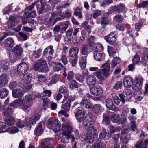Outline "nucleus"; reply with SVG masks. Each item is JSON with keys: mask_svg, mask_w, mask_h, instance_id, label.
<instances>
[{"mask_svg": "<svg viewBox=\"0 0 148 148\" xmlns=\"http://www.w3.org/2000/svg\"><path fill=\"white\" fill-rule=\"evenodd\" d=\"M35 96L33 94H29L26 95L22 99H18L11 103L10 106L14 108L22 106V109L25 111L30 108L33 105V101Z\"/></svg>", "mask_w": 148, "mask_h": 148, "instance_id": "obj_1", "label": "nucleus"}, {"mask_svg": "<svg viewBox=\"0 0 148 148\" xmlns=\"http://www.w3.org/2000/svg\"><path fill=\"white\" fill-rule=\"evenodd\" d=\"M86 113V111L81 107H78L75 113V117L79 122H83V125L85 127H89L90 125H93L95 121L91 117L90 114H87L84 119Z\"/></svg>", "mask_w": 148, "mask_h": 148, "instance_id": "obj_2", "label": "nucleus"}, {"mask_svg": "<svg viewBox=\"0 0 148 148\" xmlns=\"http://www.w3.org/2000/svg\"><path fill=\"white\" fill-rule=\"evenodd\" d=\"M90 125L87 129V132L86 136L82 135L79 137V139L82 141H86L87 143H91L96 138L97 131L96 128L94 126Z\"/></svg>", "mask_w": 148, "mask_h": 148, "instance_id": "obj_3", "label": "nucleus"}, {"mask_svg": "<svg viewBox=\"0 0 148 148\" xmlns=\"http://www.w3.org/2000/svg\"><path fill=\"white\" fill-rule=\"evenodd\" d=\"M62 130L63 132V135L67 136V139H71V142H73L75 140L74 136L71 134V133L74 132L76 136L79 135V132L78 130L73 129L72 126V124L69 123L64 122L62 125Z\"/></svg>", "mask_w": 148, "mask_h": 148, "instance_id": "obj_4", "label": "nucleus"}, {"mask_svg": "<svg viewBox=\"0 0 148 148\" xmlns=\"http://www.w3.org/2000/svg\"><path fill=\"white\" fill-rule=\"evenodd\" d=\"M109 62V60H108L104 63L101 66L103 68L100 69L96 73V75L101 82L104 81L110 75V66Z\"/></svg>", "mask_w": 148, "mask_h": 148, "instance_id": "obj_5", "label": "nucleus"}, {"mask_svg": "<svg viewBox=\"0 0 148 148\" xmlns=\"http://www.w3.org/2000/svg\"><path fill=\"white\" fill-rule=\"evenodd\" d=\"M23 49L19 45H16L12 49L9 54L10 62L14 63L21 58L23 53Z\"/></svg>", "mask_w": 148, "mask_h": 148, "instance_id": "obj_6", "label": "nucleus"}, {"mask_svg": "<svg viewBox=\"0 0 148 148\" xmlns=\"http://www.w3.org/2000/svg\"><path fill=\"white\" fill-rule=\"evenodd\" d=\"M34 69L36 71L43 73H46L49 71L46 61L43 58L38 59L35 62Z\"/></svg>", "mask_w": 148, "mask_h": 148, "instance_id": "obj_7", "label": "nucleus"}, {"mask_svg": "<svg viewBox=\"0 0 148 148\" xmlns=\"http://www.w3.org/2000/svg\"><path fill=\"white\" fill-rule=\"evenodd\" d=\"M47 124L48 128L53 130L56 132H58L60 130V123L56 119H49L47 121Z\"/></svg>", "mask_w": 148, "mask_h": 148, "instance_id": "obj_8", "label": "nucleus"}, {"mask_svg": "<svg viewBox=\"0 0 148 148\" xmlns=\"http://www.w3.org/2000/svg\"><path fill=\"white\" fill-rule=\"evenodd\" d=\"M72 11L70 10H66L65 11H63L61 9H59L58 10L57 15L60 17H58V19L59 20L65 18H69L72 15Z\"/></svg>", "mask_w": 148, "mask_h": 148, "instance_id": "obj_9", "label": "nucleus"}, {"mask_svg": "<svg viewBox=\"0 0 148 148\" xmlns=\"http://www.w3.org/2000/svg\"><path fill=\"white\" fill-rule=\"evenodd\" d=\"M29 65L27 63L21 62L17 67V72L20 75H23L25 73L28 69Z\"/></svg>", "mask_w": 148, "mask_h": 148, "instance_id": "obj_10", "label": "nucleus"}, {"mask_svg": "<svg viewBox=\"0 0 148 148\" xmlns=\"http://www.w3.org/2000/svg\"><path fill=\"white\" fill-rule=\"evenodd\" d=\"M40 117V115L39 114H36L29 118V120L28 119H26L27 120L26 127H30V124L32 125L35 124L36 122L39 120Z\"/></svg>", "mask_w": 148, "mask_h": 148, "instance_id": "obj_11", "label": "nucleus"}, {"mask_svg": "<svg viewBox=\"0 0 148 148\" xmlns=\"http://www.w3.org/2000/svg\"><path fill=\"white\" fill-rule=\"evenodd\" d=\"M54 53L53 47L51 45L48 46L44 50L43 55L46 58L51 59L52 58V56Z\"/></svg>", "mask_w": 148, "mask_h": 148, "instance_id": "obj_12", "label": "nucleus"}, {"mask_svg": "<svg viewBox=\"0 0 148 148\" xmlns=\"http://www.w3.org/2000/svg\"><path fill=\"white\" fill-rule=\"evenodd\" d=\"M10 69L9 62L5 60L0 61V72L2 73L7 72Z\"/></svg>", "mask_w": 148, "mask_h": 148, "instance_id": "obj_13", "label": "nucleus"}, {"mask_svg": "<svg viewBox=\"0 0 148 148\" xmlns=\"http://www.w3.org/2000/svg\"><path fill=\"white\" fill-rule=\"evenodd\" d=\"M116 36L114 33H111L105 38L106 41L110 45H113L116 40Z\"/></svg>", "mask_w": 148, "mask_h": 148, "instance_id": "obj_14", "label": "nucleus"}, {"mask_svg": "<svg viewBox=\"0 0 148 148\" xmlns=\"http://www.w3.org/2000/svg\"><path fill=\"white\" fill-rule=\"evenodd\" d=\"M87 84L89 86H93L95 85L96 82V79L95 77L92 75H88L85 79Z\"/></svg>", "mask_w": 148, "mask_h": 148, "instance_id": "obj_15", "label": "nucleus"}, {"mask_svg": "<svg viewBox=\"0 0 148 148\" xmlns=\"http://www.w3.org/2000/svg\"><path fill=\"white\" fill-rule=\"evenodd\" d=\"M91 93L94 95L98 96L101 95L103 93L102 89L100 87L94 86L90 88Z\"/></svg>", "mask_w": 148, "mask_h": 148, "instance_id": "obj_16", "label": "nucleus"}, {"mask_svg": "<svg viewBox=\"0 0 148 148\" xmlns=\"http://www.w3.org/2000/svg\"><path fill=\"white\" fill-rule=\"evenodd\" d=\"M102 47L101 46L99 49H98L97 46H96L95 48L96 52L94 53V56L95 60L97 61H100L101 60L102 53L99 52L102 49Z\"/></svg>", "mask_w": 148, "mask_h": 148, "instance_id": "obj_17", "label": "nucleus"}, {"mask_svg": "<svg viewBox=\"0 0 148 148\" xmlns=\"http://www.w3.org/2000/svg\"><path fill=\"white\" fill-rule=\"evenodd\" d=\"M79 49L78 47H74L71 48L69 51V56L71 58L78 57L77 56Z\"/></svg>", "mask_w": 148, "mask_h": 148, "instance_id": "obj_18", "label": "nucleus"}, {"mask_svg": "<svg viewBox=\"0 0 148 148\" xmlns=\"http://www.w3.org/2000/svg\"><path fill=\"white\" fill-rule=\"evenodd\" d=\"M119 96L120 99L117 97L114 100V101L115 104L118 105L120 103L121 101L122 102L123 104H125V101L127 99H126V97L125 96L124 94L122 93L119 94Z\"/></svg>", "mask_w": 148, "mask_h": 148, "instance_id": "obj_19", "label": "nucleus"}, {"mask_svg": "<svg viewBox=\"0 0 148 148\" xmlns=\"http://www.w3.org/2000/svg\"><path fill=\"white\" fill-rule=\"evenodd\" d=\"M8 77L7 75L3 73L0 75V87H4L8 81Z\"/></svg>", "mask_w": 148, "mask_h": 148, "instance_id": "obj_20", "label": "nucleus"}, {"mask_svg": "<svg viewBox=\"0 0 148 148\" xmlns=\"http://www.w3.org/2000/svg\"><path fill=\"white\" fill-rule=\"evenodd\" d=\"M106 105L108 109L114 111L116 109V106L114 104L112 101L110 99H108L106 100Z\"/></svg>", "mask_w": 148, "mask_h": 148, "instance_id": "obj_21", "label": "nucleus"}, {"mask_svg": "<svg viewBox=\"0 0 148 148\" xmlns=\"http://www.w3.org/2000/svg\"><path fill=\"white\" fill-rule=\"evenodd\" d=\"M4 46L7 47L12 48L14 45V42L13 39L11 38H8L4 41Z\"/></svg>", "mask_w": 148, "mask_h": 148, "instance_id": "obj_22", "label": "nucleus"}, {"mask_svg": "<svg viewBox=\"0 0 148 148\" xmlns=\"http://www.w3.org/2000/svg\"><path fill=\"white\" fill-rule=\"evenodd\" d=\"M123 84L124 86L127 88L130 87L133 84L132 79L130 76L125 77L123 80Z\"/></svg>", "mask_w": 148, "mask_h": 148, "instance_id": "obj_23", "label": "nucleus"}, {"mask_svg": "<svg viewBox=\"0 0 148 148\" xmlns=\"http://www.w3.org/2000/svg\"><path fill=\"white\" fill-rule=\"evenodd\" d=\"M41 49H39L36 50H35L32 53L29 54L30 58L32 60H35L39 58L41 55Z\"/></svg>", "mask_w": 148, "mask_h": 148, "instance_id": "obj_24", "label": "nucleus"}, {"mask_svg": "<svg viewBox=\"0 0 148 148\" xmlns=\"http://www.w3.org/2000/svg\"><path fill=\"white\" fill-rule=\"evenodd\" d=\"M32 79V75L30 73H27L25 74L22 77L23 82L27 84H30Z\"/></svg>", "mask_w": 148, "mask_h": 148, "instance_id": "obj_25", "label": "nucleus"}, {"mask_svg": "<svg viewBox=\"0 0 148 148\" xmlns=\"http://www.w3.org/2000/svg\"><path fill=\"white\" fill-rule=\"evenodd\" d=\"M81 106L88 109L91 108L92 106L91 103L88 101L87 99H83L80 103Z\"/></svg>", "mask_w": 148, "mask_h": 148, "instance_id": "obj_26", "label": "nucleus"}, {"mask_svg": "<svg viewBox=\"0 0 148 148\" xmlns=\"http://www.w3.org/2000/svg\"><path fill=\"white\" fill-rule=\"evenodd\" d=\"M143 79L140 76H138L136 80V84L135 85V90L140 89L143 84Z\"/></svg>", "mask_w": 148, "mask_h": 148, "instance_id": "obj_27", "label": "nucleus"}, {"mask_svg": "<svg viewBox=\"0 0 148 148\" xmlns=\"http://www.w3.org/2000/svg\"><path fill=\"white\" fill-rule=\"evenodd\" d=\"M90 148H106V145L101 141H97L95 144L92 145Z\"/></svg>", "mask_w": 148, "mask_h": 148, "instance_id": "obj_28", "label": "nucleus"}, {"mask_svg": "<svg viewBox=\"0 0 148 148\" xmlns=\"http://www.w3.org/2000/svg\"><path fill=\"white\" fill-rule=\"evenodd\" d=\"M42 122L39 123L37 127L35 129L34 134L36 136H40L43 132L42 127Z\"/></svg>", "mask_w": 148, "mask_h": 148, "instance_id": "obj_29", "label": "nucleus"}, {"mask_svg": "<svg viewBox=\"0 0 148 148\" xmlns=\"http://www.w3.org/2000/svg\"><path fill=\"white\" fill-rule=\"evenodd\" d=\"M13 97L15 98H17L23 96L22 90L19 88L14 89L12 91Z\"/></svg>", "mask_w": 148, "mask_h": 148, "instance_id": "obj_30", "label": "nucleus"}, {"mask_svg": "<svg viewBox=\"0 0 148 148\" xmlns=\"http://www.w3.org/2000/svg\"><path fill=\"white\" fill-rule=\"evenodd\" d=\"M99 138L101 139H108L110 138V134L106 133L105 129L103 128L102 132L99 134Z\"/></svg>", "mask_w": 148, "mask_h": 148, "instance_id": "obj_31", "label": "nucleus"}, {"mask_svg": "<svg viewBox=\"0 0 148 148\" xmlns=\"http://www.w3.org/2000/svg\"><path fill=\"white\" fill-rule=\"evenodd\" d=\"M80 66L82 69H85L86 63V56H82L80 58L79 60Z\"/></svg>", "mask_w": 148, "mask_h": 148, "instance_id": "obj_32", "label": "nucleus"}, {"mask_svg": "<svg viewBox=\"0 0 148 148\" xmlns=\"http://www.w3.org/2000/svg\"><path fill=\"white\" fill-rule=\"evenodd\" d=\"M53 63L54 65L53 66V71L54 72L58 71L61 70L62 68L64 67L63 65L60 62H53Z\"/></svg>", "mask_w": 148, "mask_h": 148, "instance_id": "obj_33", "label": "nucleus"}, {"mask_svg": "<svg viewBox=\"0 0 148 148\" xmlns=\"http://www.w3.org/2000/svg\"><path fill=\"white\" fill-rule=\"evenodd\" d=\"M51 92L50 90H44L43 92L41 93L40 95H33L34 96H35V99L36 97L40 98L41 99H43L42 98L45 96H48L50 97L51 96Z\"/></svg>", "mask_w": 148, "mask_h": 148, "instance_id": "obj_34", "label": "nucleus"}, {"mask_svg": "<svg viewBox=\"0 0 148 148\" xmlns=\"http://www.w3.org/2000/svg\"><path fill=\"white\" fill-rule=\"evenodd\" d=\"M69 23V22L68 21H66L60 24L61 33H64L65 32L68 27Z\"/></svg>", "mask_w": 148, "mask_h": 148, "instance_id": "obj_35", "label": "nucleus"}, {"mask_svg": "<svg viewBox=\"0 0 148 148\" xmlns=\"http://www.w3.org/2000/svg\"><path fill=\"white\" fill-rule=\"evenodd\" d=\"M8 125L6 123L0 122V132H9V128Z\"/></svg>", "mask_w": 148, "mask_h": 148, "instance_id": "obj_36", "label": "nucleus"}, {"mask_svg": "<svg viewBox=\"0 0 148 148\" xmlns=\"http://www.w3.org/2000/svg\"><path fill=\"white\" fill-rule=\"evenodd\" d=\"M127 132L123 131L121 132L120 134V137L121 138V141L123 143L126 144L127 143Z\"/></svg>", "mask_w": 148, "mask_h": 148, "instance_id": "obj_37", "label": "nucleus"}, {"mask_svg": "<svg viewBox=\"0 0 148 148\" xmlns=\"http://www.w3.org/2000/svg\"><path fill=\"white\" fill-rule=\"evenodd\" d=\"M142 62L145 64L148 63V48L145 49L143 52Z\"/></svg>", "mask_w": 148, "mask_h": 148, "instance_id": "obj_38", "label": "nucleus"}, {"mask_svg": "<svg viewBox=\"0 0 148 148\" xmlns=\"http://www.w3.org/2000/svg\"><path fill=\"white\" fill-rule=\"evenodd\" d=\"M125 9V6L122 4H119L117 6H115L112 7V9L118 13L121 12Z\"/></svg>", "mask_w": 148, "mask_h": 148, "instance_id": "obj_39", "label": "nucleus"}, {"mask_svg": "<svg viewBox=\"0 0 148 148\" xmlns=\"http://www.w3.org/2000/svg\"><path fill=\"white\" fill-rule=\"evenodd\" d=\"M121 62V60L119 57H114L112 61L111 64V67L114 68L117 64H119Z\"/></svg>", "mask_w": 148, "mask_h": 148, "instance_id": "obj_40", "label": "nucleus"}, {"mask_svg": "<svg viewBox=\"0 0 148 148\" xmlns=\"http://www.w3.org/2000/svg\"><path fill=\"white\" fill-rule=\"evenodd\" d=\"M8 94V90L6 88H3L0 89V98L2 99L6 97Z\"/></svg>", "mask_w": 148, "mask_h": 148, "instance_id": "obj_41", "label": "nucleus"}, {"mask_svg": "<svg viewBox=\"0 0 148 148\" xmlns=\"http://www.w3.org/2000/svg\"><path fill=\"white\" fill-rule=\"evenodd\" d=\"M50 7L48 5H42L39 10L38 13L39 14L46 12L47 11L50 9Z\"/></svg>", "mask_w": 148, "mask_h": 148, "instance_id": "obj_42", "label": "nucleus"}, {"mask_svg": "<svg viewBox=\"0 0 148 148\" xmlns=\"http://www.w3.org/2000/svg\"><path fill=\"white\" fill-rule=\"evenodd\" d=\"M88 45L86 44H83L81 46L82 54V55H86L88 54Z\"/></svg>", "mask_w": 148, "mask_h": 148, "instance_id": "obj_43", "label": "nucleus"}, {"mask_svg": "<svg viewBox=\"0 0 148 148\" xmlns=\"http://www.w3.org/2000/svg\"><path fill=\"white\" fill-rule=\"evenodd\" d=\"M111 119L114 122L119 123L121 120L120 115L119 114H114L112 116Z\"/></svg>", "mask_w": 148, "mask_h": 148, "instance_id": "obj_44", "label": "nucleus"}, {"mask_svg": "<svg viewBox=\"0 0 148 148\" xmlns=\"http://www.w3.org/2000/svg\"><path fill=\"white\" fill-rule=\"evenodd\" d=\"M25 15L28 18H34L36 16V14L35 10L31 11H27L25 13Z\"/></svg>", "mask_w": 148, "mask_h": 148, "instance_id": "obj_45", "label": "nucleus"}, {"mask_svg": "<svg viewBox=\"0 0 148 148\" xmlns=\"http://www.w3.org/2000/svg\"><path fill=\"white\" fill-rule=\"evenodd\" d=\"M102 109L101 106L99 104H95L93 107L92 110L93 112L95 114H98Z\"/></svg>", "mask_w": 148, "mask_h": 148, "instance_id": "obj_46", "label": "nucleus"}, {"mask_svg": "<svg viewBox=\"0 0 148 148\" xmlns=\"http://www.w3.org/2000/svg\"><path fill=\"white\" fill-rule=\"evenodd\" d=\"M69 85L70 88L72 90L78 88V85L76 81L74 80L69 81Z\"/></svg>", "mask_w": 148, "mask_h": 148, "instance_id": "obj_47", "label": "nucleus"}, {"mask_svg": "<svg viewBox=\"0 0 148 148\" xmlns=\"http://www.w3.org/2000/svg\"><path fill=\"white\" fill-rule=\"evenodd\" d=\"M74 14L78 17L79 19L82 18V15L80 8L79 7H77L74 10Z\"/></svg>", "mask_w": 148, "mask_h": 148, "instance_id": "obj_48", "label": "nucleus"}, {"mask_svg": "<svg viewBox=\"0 0 148 148\" xmlns=\"http://www.w3.org/2000/svg\"><path fill=\"white\" fill-rule=\"evenodd\" d=\"M27 120L25 119L24 121L19 120L16 124V126L19 128H22L25 125L26 126Z\"/></svg>", "mask_w": 148, "mask_h": 148, "instance_id": "obj_49", "label": "nucleus"}, {"mask_svg": "<svg viewBox=\"0 0 148 148\" xmlns=\"http://www.w3.org/2000/svg\"><path fill=\"white\" fill-rule=\"evenodd\" d=\"M13 110L10 107L7 108L4 111V115L5 116H8L11 115L13 114Z\"/></svg>", "mask_w": 148, "mask_h": 148, "instance_id": "obj_50", "label": "nucleus"}, {"mask_svg": "<svg viewBox=\"0 0 148 148\" xmlns=\"http://www.w3.org/2000/svg\"><path fill=\"white\" fill-rule=\"evenodd\" d=\"M70 100L69 99L68 101L62 106V108L67 111H69L71 107Z\"/></svg>", "mask_w": 148, "mask_h": 148, "instance_id": "obj_51", "label": "nucleus"}, {"mask_svg": "<svg viewBox=\"0 0 148 148\" xmlns=\"http://www.w3.org/2000/svg\"><path fill=\"white\" fill-rule=\"evenodd\" d=\"M102 123L107 125L109 124L110 123V120L106 113H104L103 114Z\"/></svg>", "mask_w": 148, "mask_h": 148, "instance_id": "obj_52", "label": "nucleus"}, {"mask_svg": "<svg viewBox=\"0 0 148 148\" xmlns=\"http://www.w3.org/2000/svg\"><path fill=\"white\" fill-rule=\"evenodd\" d=\"M43 99V108L45 110H46L49 107L48 106L50 103V100L48 98H46Z\"/></svg>", "mask_w": 148, "mask_h": 148, "instance_id": "obj_53", "label": "nucleus"}, {"mask_svg": "<svg viewBox=\"0 0 148 148\" xmlns=\"http://www.w3.org/2000/svg\"><path fill=\"white\" fill-rule=\"evenodd\" d=\"M53 142L52 139L51 138H47L45 139L42 142V145H49Z\"/></svg>", "mask_w": 148, "mask_h": 148, "instance_id": "obj_54", "label": "nucleus"}, {"mask_svg": "<svg viewBox=\"0 0 148 148\" xmlns=\"http://www.w3.org/2000/svg\"><path fill=\"white\" fill-rule=\"evenodd\" d=\"M88 74L87 73L83 72L82 75L77 78V79L81 82H82L85 78L86 77Z\"/></svg>", "mask_w": 148, "mask_h": 148, "instance_id": "obj_55", "label": "nucleus"}, {"mask_svg": "<svg viewBox=\"0 0 148 148\" xmlns=\"http://www.w3.org/2000/svg\"><path fill=\"white\" fill-rule=\"evenodd\" d=\"M108 51L109 56H114L116 53L113 47L109 46H108Z\"/></svg>", "mask_w": 148, "mask_h": 148, "instance_id": "obj_56", "label": "nucleus"}, {"mask_svg": "<svg viewBox=\"0 0 148 148\" xmlns=\"http://www.w3.org/2000/svg\"><path fill=\"white\" fill-rule=\"evenodd\" d=\"M136 148H147L146 146L143 144V141L140 140L135 145Z\"/></svg>", "mask_w": 148, "mask_h": 148, "instance_id": "obj_57", "label": "nucleus"}, {"mask_svg": "<svg viewBox=\"0 0 148 148\" xmlns=\"http://www.w3.org/2000/svg\"><path fill=\"white\" fill-rule=\"evenodd\" d=\"M95 38L93 36H90L88 39L87 42L88 45L90 47H92L94 45Z\"/></svg>", "mask_w": 148, "mask_h": 148, "instance_id": "obj_58", "label": "nucleus"}, {"mask_svg": "<svg viewBox=\"0 0 148 148\" xmlns=\"http://www.w3.org/2000/svg\"><path fill=\"white\" fill-rule=\"evenodd\" d=\"M5 122L8 126L12 125L14 123L15 120L13 118L11 117L6 119Z\"/></svg>", "mask_w": 148, "mask_h": 148, "instance_id": "obj_59", "label": "nucleus"}, {"mask_svg": "<svg viewBox=\"0 0 148 148\" xmlns=\"http://www.w3.org/2000/svg\"><path fill=\"white\" fill-rule=\"evenodd\" d=\"M122 82L121 81H117L113 87L114 89L118 90L121 89L122 86Z\"/></svg>", "mask_w": 148, "mask_h": 148, "instance_id": "obj_60", "label": "nucleus"}, {"mask_svg": "<svg viewBox=\"0 0 148 148\" xmlns=\"http://www.w3.org/2000/svg\"><path fill=\"white\" fill-rule=\"evenodd\" d=\"M132 62L135 64H136L140 62V57L138 54H136L134 56L132 59Z\"/></svg>", "mask_w": 148, "mask_h": 148, "instance_id": "obj_61", "label": "nucleus"}, {"mask_svg": "<svg viewBox=\"0 0 148 148\" xmlns=\"http://www.w3.org/2000/svg\"><path fill=\"white\" fill-rule=\"evenodd\" d=\"M127 34L129 35L130 37H133L134 36L133 34H135V35H136V36H138L139 35V34L137 33L136 31L134 30H132V29H129L127 32Z\"/></svg>", "mask_w": 148, "mask_h": 148, "instance_id": "obj_62", "label": "nucleus"}, {"mask_svg": "<svg viewBox=\"0 0 148 148\" xmlns=\"http://www.w3.org/2000/svg\"><path fill=\"white\" fill-rule=\"evenodd\" d=\"M101 14V12L100 10H95L93 14V18L96 19L97 17L99 16Z\"/></svg>", "mask_w": 148, "mask_h": 148, "instance_id": "obj_63", "label": "nucleus"}, {"mask_svg": "<svg viewBox=\"0 0 148 148\" xmlns=\"http://www.w3.org/2000/svg\"><path fill=\"white\" fill-rule=\"evenodd\" d=\"M148 6V1H144L140 3L138 6L139 8H143L147 7Z\"/></svg>", "mask_w": 148, "mask_h": 148, "instance_id": "obj_64", "label": "nucleus"}]
</instances>
